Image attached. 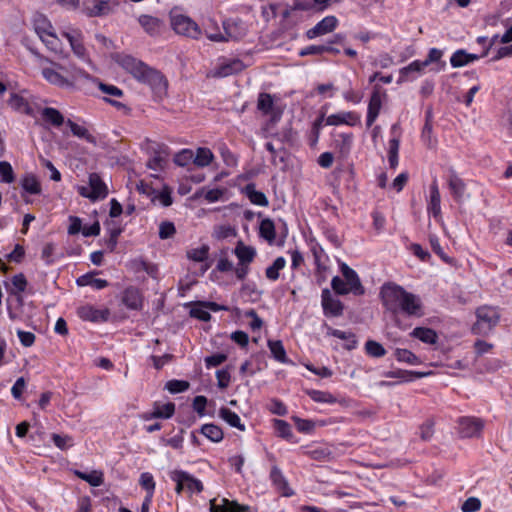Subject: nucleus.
I'll return each instance as SVG.
<instances>
[{
  "mask_svg": "<svg viewBox=\"0 0 512 512\" xmlns=\"http://www.w3.org/2000/svg\"><path fill=\"white\" fill-rule=\"evenodd\" d=\"M383 306L394 315L402 313L410 317L423 315L421 299L402 286L388 283L380 291Z\"/></svg>",
  "mask_w": 512,
  "mask_h": 512,
  "instance_id": "nucleus-1",
  "label": "nucleus"
},
{
  "mask_svg": "<svg viewBox=\"0 0 512 512\" xmlns=\"http://www.w3.org/2000/svg\"><path fill=\"white\" fill-rule=\"evenodd\" d=\"M116 61L134 79L148 85L155 94L161 95L166 92L168 82L159 70L130 55H119Z\"/></svg>",
  "mask_w": 512,
  "mask_h": 512,
  "instance_id": "nucleus-2",
  "label": "nucleus"
},
{
  "mask_svg": "<svg viewBox=\"0 0 512 512\" xmlns=\"http://www.w3.org/2000/svg\"><path fill=\"white\" fill-rule=\"evenodd\" d=\"M476 321L472 325L471 331L475 335L488 336L493 332L500 322V312L497 307L483 305L475 311Z\"/></svg>",
  "mask_w": 512,
  "mask_h": 512,
  "instance_id": "nucleus-3",
  "label": "nucleus"
},
{
  "mask_svg": "<svg viewBox=\"0 0 512 512\" xmlns=\"http://www.w3.org/2000/svg\"><path fill=\"white\" fill-rule=\"evenodd\" d=\"M170 21L173 30L179 35L195 40L199 39L202 35V29L200 26L186 15L172 12L170 15Z\"/></svg>",
  "mask_w": 512,
  "mask_h": 512,
  "instance_id": "nucleus-4",
  "label": "nucleus"
},
{
  "mask_svg": "<svg viewBox=\"0 0 512 512\" xmlns=\"http://www.w3.org/2000/svg\"><path fill=\"white\" fill-rule=\"evenodd\" d=\"M34 30L42 42L50 50L57 51L59 39L50 21L42 14H37L33 20Z\"/></svg>",
  "mask_w": 512,
  "mask_h": 512,
  "instance_id": "nucleus-5",
  "label": "nucleus"
},
{
  "mask_svg": "<svg viewBox=\"0 0 512 512\" xmlns=\"http://www.w3.org/2000/svg\"><path fill=\"white\" fill-rule=\"evenodd\" d=\"M225 33H213L206 29V37L213 42H228L230 40H239L245 35V30L241 22L227 20L223 22Z\"/></svg>",
  "mask_w": 512,
  "mask_h": 512,
  "instance_id": "nucleus-6",
  "label": "nucleus"
},
{
  "mask_svg": "<svg viewBox=\"0 0 512 512\" xmlns=\"http://www.w3.org/2000/svg\"><path fill=\"white\" fill-rule=\"evenodd\" d=\"M66 71L67 69L64 66L54 64V67L43 68L42 76L52 85L61 89L72 90L73 79L68 78Z\"/></svg>",
  "mask_w": 512,
  "mask_h": 512,
  "instance_id": "nucleus-7",
  "label": "nucleus"
},
{
  "mask_svg": "<svg viewBox=\"0 0 512 512\" xmlns=\"http://www.w3.org/2000/svg\"><path fill=\"white\" fill-rule=\"evenodd\" d=\"M78 192L81 196L92 201L104 199L108 195V188L97 173L89 175V187L80 186Z\"/></svg>",
  "mask_w": 512,
  "mask_h": 512,
  "instance_id": "nucleus-8",
  "label": "nucleus"
},
{
  "mask_svg": "<svg viewBox=\"0 0 512 512\" xmlns=\"http://www.w3.org/2000/svg\"><path fill=\"white\" fill-rule=\"evenodd\" d=\"M321 305L323 313L327 317H339L343 314L344 306L342 302L334 297L328 288L322 290Z\"/></svg>",
  "mask_w": 512,
  "mask_h": 512,
  "instance_id": "nucleus-9",
  "label": "nucleus"
},
{
  "mask_svg": "<svg viewBox=\"0 0 512 512\" xmlns=\"http://www.w3.org/2000/svg\"><path fill=\"white\" fill-rule=\"evenodd\" d=\"M62 35L68 40L74 55L82 61H89L87 50L83 43V34L80 30L64 31Z\"/></svg>",
  "mask_w": 512,
  "mask_h": 512,
  "instance_id": "nucleus-10",
  "label": "nucleus"
},
{
  "mask_svg": "<svg viewBox=\"0 0 512 512\" xmlns=\"http://www.w3.org/2000/svg\"><path fill=\"white\" fill-rule=\"evenodd\" d=\"M484 424L481 419L474 417H462L458 421L459 433L463 438H471L480 435Z\"/></svg>",
  "mask_w": 512,
  "mask_h": 512,
  "instance_id": "nucleus-11",
  "label": "nucleus"
},
{
  "mask_svg": "<svg viewBox=\"0 0 512 512\" xmlns=\"http://www.w3.org/2000/svg\"><path fill=\"white\" fill-rule=\"evenodd\" d=\"M340 270L344 277V281L349 287L351 293L354 295H363L365 293V289L356 271L349 267L346 263H341Z\"/></svg>",
  "mask_w": 512,
  "mask_h": 512,
  "instance_id": "nucleus-12",
  "label": "nucleus"
},
{
  "mask_svg": "<svg viewBox=\"0 0 512 512\" xmlns=\"http://www.w3.org/2000/svg\"><path fill=\"white\" fill-rule=\"evenodd\" d=\"M361 123V117L353 111L339 112L331 114L325 119V124L329 126L348 125L356 126Z\"/></svg>",
  "mask_w": 512,
  "mask_h": 512,
  "instance_id": "nucleus-13",
  "label": "nucleus"
},
{
  "mask_svg": "<svg viewBox=\"0 0 512 512\" xmlns=\"http://www.w3.org/2000/svg\"><path fill=\"white\" fill-rule=\"evenodd\" d=\"M338 24V20L335 16H326L319 21L314 27L306 32L308 39H314L318 36H322L332 32Z\"/></svg>",
  "mask_w": 512,
  "mask_h": 512,
  "instance_id": "nucleus-14",
  "label": "nucleus"
},
{
  "mask_svg": "<svg viewBox=\"0 0 512 512\" xmlns=\"http://www.w3.org/2000/svg\"><path fill=\"white\" fill-rule=\"evenodd\" d=\"M257 109L263 115L271 116L273 120L279 119L281 115L274 105V97L269 93L262 92L258 95Z\"/></svg>",
  "mask_w": 512,
  "mask_h": 512,
  "instance_id": "nucleus-15",
  "label": "nucleus"
},
{
  "mask_svg": "<svg viewBox=\"0 0 512 512\" xmlns=\"http://www.w3.org/2000/svg\"><path fill=\"white\" fill-rule=\"evenodd\" d=\"M447 183L455 201L461 202L466 190V184L453 168H450L448 171Z\"/></svg>",
  "mask_w": 512,
  "mask_h": 512,
  "instance_id": "nucleus-16",
  "label": "nucleus"
},
{
  "mask_svg": "<svg viewBox=\"0 0 512 512\" xmlns=\"http://www.w3.org/2000/svg\"><path fill=\"white\" fill-rule=\"evenodd\" d=\"M83 12L88 17H101L106 16L112 12V8L108 1L105 0H92L85 2Z\"/></svg>",
  "mask_w": 512,
  "mask_h": 512,
  "instance_id": "nucleus-17",
  "label": "nucleus"
},
{
  "mask_svg": "<svg viewBox=\"0 0 512 512\" xmlns=\"http://www.w3.org/2000/svg\"><path fill=\"white\" fill-rule=\"evenodd\" d=\"M138 22L144 31L152 37L158 36L162 32L163 22L157 17L143 14L139 16Z\"/></svg>",
  "mask_w": 512,
  "mask_h": 512,
  "instance_id": "nucleus-18",
  "label": "nucleus"
},
{
  "mask_svg": "<svg viewBox=\"0 0 512 512\" xmlns=\"http://www.w3.org/2000/svg\"><path fill=\"white\" fill-rule=\"evenodd\" d=\"M270 479L282 496L290 497L294 494V491L289 487L286 478L277 466L272 467L270 472Z\"/></svg>",
  "mask_w": 512,
  "mask_h": 512,
  "instance_id": "nucleus-19",
  "label": "nucleus"
},
{
  "mask_svg": "<svg viewBox=\"0 0 512 512\" xmlns=\"http://www.w3.org/2000/svg\"><path fill=\"white\" fill-rule=\"evenodd\" d=\"M78 314L83 320L91 322H104L108 319L109 311L107 309L99 310L91 305H86L79 308Z\"/></svg>",
  "mask_w": 512,
  "mask_h": 512,
  "instance_id": "nucleus-20",
  "label": "nucleus"
},
{
  "mask_svg": "<svg viewBox=\"0 0 512 512\" xmlns=\"http://www.w3.org/2000/svg\"><path fill=\"white\" fill-rule=\"evenodd\" d=\"M427 210L436 219L441 216V196L437 180H434L430 185V199L428 202Z\"/></svg>",
  "mask_w": 512,
  "mask_h": 512,
  "instance_id": "nucleus-21",
  "label": "nucleus"
},
{
  "mask_svg": "<svg viewBox=\"0 0 512 512\" xmlns=\"http://www.w3.org/2000/svg\"><path fill=\"white\" fill-rule=\"evenodd\" d=\"M245 68L240 59H231L224 61L216 69L215 75L218 77H227L241 72Z\"/></svg>",
  "mask_w": 512,
  "mask_h": 512,
  "instance_id": "nucleus-22",
  "label": "nucleus"
},
{
  "mask_svg": "<svg viewBox=\"0 0 512 512\" xmlns=\"http://www.w3.org/2000/svg\"><path fill=\"white\" fill-rule=\"evenodd\" d=\"M122 303L129 309L138 310L142 307L140 291L135 287H128L123 291Z\"/></svg>",
  "mask_w": 512,
  "mask_h": 512,
  "instance_id": "nucleus-23",
  "label": "nucleus"
},
{
  "mask_svg": "<svg viewBox=\"0 0 512 512\" xmlns=\"http://www.w3.org/2000/svg\"><path fill=\"white\" fill-rule=\"evenodd\" d=\"M382 106L381 96L378 91H374L370 97L367 111L366 125L371 127L377 119Z\"/></svg>",
  "mask_w": 512,
  "mask_h": 512,
  "instance_id": "nucleus-24",
  "label": "nucleus"
},
{
  "mask_svg": "<svg viewBox=\"0 0 512 512\" xmlns=\"http://www.w3.org/2000/svg\"><path fill=\"white\" fill-rule=\"evenodd\" d=\"M234 254L239 260V263L250 264L256 256V249L252 246H247L243 241H238L234 249Z\"/></svg>",
  "mask_w": 512,
  "mask_h": 512,
  "instance_id": "nucleus-25",
  "label": "nucleus"
},
{
  "mask_svg": "<svg viewBox=\"0 0 512 512\" xmlns=\"http://www.w3.org/2000/svg\"><path fill=\"white\" fill-rule=\"evenodd\" d=\"M410 335L426 344H435L438 339L437 333L433 329L426 327H416Z\"/></svg>",
  "mask_w": 512,
  "mask_h": 512,
  "instance_id": "nucleus-26",
  "label": "nucleus"
},
{
  "mask_svg": "<svg viewBox=\"0 0 512 512\" xmlns=\"http://www.w3.org/2000/svg\"><path fill=\"white\" fill-rule=\"evenodd\" d=\"M42 119L54 127H60L64 122V116L59 110L52 107H45L41 111Z\"/></svg>",
  "mask_w": 512,
  "mask_h": 512,
  "instance_id": "nucleus-27",
  "label": "nucleus"
},
{
  "mask_svg": "<svg viewBox=\"0 0 512 512\" xmlns=\"http://www.w3.org/2000/svg\"><path fill=\"white\" fill-rule=\"evenodd\" d=\"M175 412V404L172 402L165 403L163 405H156L154 410L149 415H146L144 418L146 420L152 418H164L169 419L173 416Z\"/></svg>",
  "mask_w": 512,
  "mask_h": 512,
  "instance_id": "nucleus-28",
  "label": "nucleus"
},
{
  "mask_svg": "<svg viewBox=\"0 0 512 512\" xmlns=\"http://www.w3.org/2000/svg\"><path fill=\"white\" fill-rule=\"evenodd\" d=\"M76 283L78 286H91L98 290L108 286L107 280L95 278L94 273H87L78 277Z\"/></svg>",
  "mask_w": 512,
  "mask_h": 512,
  "instance_id": "nucleus-29",
  "label": "nucleus"
},
{
  "mask_svg": "<svg viewBox=\"0 0 512 512\" xmlns=\"http://www.w3.org/2000/svg\"><path fill=\"white\" fill-rule=\"evenodd\" d=\"M244 191L251 203L263 207L269 204L266 195L263 192L256 190L254 184H247Z\"/></svg>",
  "mask_w": 512,
  "mask_h": 512,
  "instance_id": "nucleus-30",
  "label": "nucleus"
},
{
  "mask_svg": "<svg viewBox=\"0 0 512 512\" xmlns=\"http://www.w3.org/2000/svg\"><path fill=\"white\" fill-rule=\"evenodd\" d=\"M219 416L231 427L237 428L240 431H245V425L241 423L240 417L235 412L226 407L219 409Z\"/></svg>",
  "mask_w": 512,
  "mask_h": 512,
  "instance_id": "nucleus-31",
  "label": "nucleus"
},
{
  "mask_svg": "<svg viewBox=\"0 0 512 512\" xmlns=\"http://www.w3.org/2000/svg\"><path fill=\"white\" fill-rule=\"evenodd\" d=\"M66 124L67 126H69L74 136L85 139L88 143L94 145L97 143L96 138L92 134H90L84 126H81L70 119L66 121Z\"/></svg>",
  "mask_w": 512,
  "mask_h": 512,
  "instance_id": "nucleus-32",
  "label": "nucleus"
},
{
  "mask_svg": "<svg viewBox=\"0 0 512 512\" xmlns=\"http://www.w3.org/2000/svg\"><path fill=\"white\" fill-rule=\"evenodd\" d=\"M200 433L215 443L222 441L224 437L221 427L215 424H204L200 429Z\"/></svg>",
  "mask_w": 512,
  "mask_h": 512,
  "instance_id": "nucleus-33",
  "label": "nucleus"
},
{
  "mask_svg": "<svg viewBox=\"0 0 512 512\" xmlns=\"http://www.w3.org/2000/svg\"><path fill=\"white\" fill-rule=\"evenodd\" d=\"M268 347L275 360L280 363H288L285 348L280 340H268Z\"/></svg>",
  "mask_w": 512,
  "mask_h": 512,
  "instance_id": "nucleus-34",
  "label": "nucleus"
},
{
  "mask_svg": "<svg viewBox=\"0 0 512 512\" xmlns=\"http://www.w3.org/2000/svg\"><path fill=\"white\" fill-rule=\"evenodd\" d=\"M75 475L78 478L86 481L87 483H89L93 487H99L104 482L103 473L101 471H98V470H93L90 473L81 472V471L76 470L75 471Z\"/></svg>",
  "mask_w": 512,
  "mask_h": 512,
  "instance_id": "nucleus-35",
  "label": "nucleus"
},
{
  "mask_svg": "<svg viewBox=\"0 0 512 512\" xmlns=\"http://www.w3.org/2000/svg\"><path fill=\"white\" fill-rule=\"evenodd\" d=\"M259 234L266 241L272 243L276 237L274 222L269 218L263 219L260 223Z\"/></svg>",
  "mask_w": 512,
  "mask_h": 512,
  "instance_id": "nucleus-36",
  "label": "nucleus"
},
{
  "mask_svg": "<svg viewBox=\"0 0 512 512\" xmlns=\"http://www.w3.org/2000/svg\"><path fill=\"white\" fill-rule=\"evenodd\" d=\"M22 188L29 194H40L41 186L36 176L33 174H26L21 181Z\"/></svg>",
  "mask_w": 512,
  "mask_h": 512,
  "instance_id": "nucleus-37",
  "label": "nucleus"
},
{
  "mask_svg": "<svg viewBox=\"0 0 512 512\" xmlns=\"http://www.w3.org/2000/svg\"><path fill=\"white\" fill-rule=\"evenodd\" d=\"M213 160V153L208 148H198L193 163L199 167L208 166Z\"/></svg>",
  "mask_w": 512,
  "mask_h": 512,
  "instance_id": "nucleus-38",
  "label": "nucleus"
},
{
  "mask_svg": "<svg viewBox=\"0 0 512 512\" xmlns=\"http://www.w3.org/2000/svg\"><path fill=\"white\" fill-rule=\"evenodd\" d=\"M286 265L284 257H277L273 264L266 268L265 274L269 280L276 281L279 278V272Z\"/></svg>",
  "mask_w": 512,
  "mask_h": 512,
  "instance_id": "nucleus-39",
  "label": "nucleus"
},
{
  "mask_svg": "<svg viewBox=\"0 0 512 512\" xmlns=\"http://www.w3.org/2000/svg\"><path fill=\"white\" fill-rule=\"evenodd\" d=\"M394 356L399 362H405L410 365H418L421 363L419 357L407 349L397 348L394 352Z\"/></svg>",
  "mask_w": 512,
  "mask_h": 512,
  "instance_id": "nucleus-40",
  "label": "nucleus"
},
{
  "mask_svg": "<svg viewBox=\"0 0 512 512\" xmlns=\"http://www.w3.org/2000/svg\"><path fill=\"white\" fill-rule=\"evenodd\" d=\"M8 103L13 109L19 112H23L28 115L31 114V108L28 102L23 97L17 94H12L9 98Z\"/></svg>",
  "mask_w": 512,
  "mask_h": 512,
  "instance_id": "nucleus-41",
  "label": "nucleus"
},
{
  "mask_svg": "<svg viewBox=\"0 0 512 512\" xmlns=\"http://www.w3.org/2000/svg\"><path fill=\"white\" fill-rule=\"evenodd\" d=\"M400 147V140L392 138L389 141L388 162L391 168L395 169L398 165V153Z\"/></svg>",
  "mask_w": 512,
  "mask_h": 512,
  "instance_id": "nucleus-42",
  "label": "nucleus"
},
{
  "mask_svg": "<svg viewBox=\"0 0 512 512\" xmlns=\"http://www.w3.org/2000/svg\"><path fill=\"white\" fill-rule=\"evenodd\" d=\"M353 142L352 134L341 133L337 135L335 139V146L340 150L342 154L349 153Z\"/></svg>",
  "mask_w": 512,
  "mask_h": 512,
  "instance_id": "nucleus-43",
  "label": "nucleus"
},
{
  "mask_svg": "<svg viewBox=\"0 0 512 512\" xmlns=\"http://www.w3.org/2000/svg\"><path fill=\"white\" fill-rule=\"evenodd\" d=\"M365 351L369 356L374 358H380L386 354V350L383 345L375 340H368L365 343Z\"/></svg>",
  "mask_w": 512,
  "mask_h": 512,
  "instance_id": "nucleus-44",
  "label": "nucleus"
},
{
  "mask_svg": "<svg viewBox=\"0 0 512 512\" xmlns=\"http://www.w3.org/2000/svg\"><path fill=\"white\" fill-rule=\"evenodd\" d=\"M328 334L342 340H349L350 343L347 345V349H353L356 347L357 341L354 334L345 332L339 329L328 328Z\"/></svg>",
  "mask_w": 512,
  "mask_h": 512,
  "instance_id": "nucleus-45",
  "label": "nucleus"
},
{
  "mask_svg": "<svg viewBox=\"0 0 512 512\" xmlns=\"http://www.w3.org/2000/svg\"><path fill=\"white\" fill-rule=\"evenodd\" d=\"M14 180L15 174L11 164L7 161H0V181L10 184Z\"/></svg>",
  "mask_w": 512,
  "mask_h": 512,
  "instance_id": "nucleus-46",
  "label": "nucleus"
},
{
  "mask_svg": "<svg viewBox=\"0 0 512 512\" xmlns=\"http://www.w3.org/2000/svg\"><path fill=\"white\" fill-rule=\"evenodd\" d=\"M139 483L147 491L146 496H150V498H152L155 490L153 475L149 472H143L140 475Z\"/></svg>",
  "mask_w": 512,
  "mask_h": 512,
  "instance_id": "nucleus-47",
  "label": "nucleus"
},
{
  "mask_svg": "<svg viewBox=\"0 0 512 512\" xmlns=\"http://www.w3.org/2000/svg\"><path fill=\"white\" fill-rule=\"evenodd\" d=\"M170 478L176 483L175 491L180 494L185 489V480L187 479V472L183 470H174L170 472Z\"/></svg>",
  "mask_w": 512,
  "mask_h": 512,
  "instance_id": "nucleus-48",
  "label": "nucleus"
},
{
  "mask_svg": "<svg viewBox=\"0 0 512 512\" xmlns=\"http://www.w3.org/2000/svg\"><path fill=\"white\" fill-rule=\"evenodd\" d=\"M307 393L310 396V398L315 402H319V403H335L336 402V398L328 392H324V391H320V390H309Z\"/></svg>",
  "mask_w": 512,
  "mask_h": 512,
  "instance_id": "nucleus-49",
  "label": "nucleus"
},
{
  "mask_svg": "<svg viewBox=\"0 0 512 512\" xmlns=\"http://www.w3.org/2000/svg\"><path fill=\"white\" fill-rule=\"evenodd\" d=\"M329 1L330 0H313V2H310L308 0H300L295 4V8L298 10L306 11L312 9L315 5H319V10L323 11Z\"/></svg>",
  "mask_w": 512,
  "mask_h": 512,
  "instance_id": "nucleus-50",
  "label": "nucleus"
},
{
  "mask_svg": "<svg viewBox=\"0 0 512 512\" xmlns=\"http://www.w3.org/2000/svg\"><path fill=\"white\" fill-rule=\"evenodd\" d=\"M209 252V247L207 245H203L199 248L191 249L187 252V257L196 262H203L207 259Z\"/></svg>",
  "mask_w": 512,
  "mask_h": 512,
  "instance_id": "nucleus-51",
  "label": "nucleus"
},
{
  "mask_svg": "<svg viewBox=\"0 0 512 512\" xmlns=\"http://www.w3.org/2000/svg\"><path fill=\"white\" fill-rule=\"evenodd\" d=\"M190 315L201 321H209L211 319V315L208 308L204 305V302H199L195 307H193L190 311Z\"/></svg>",
  "mask_w": 512,
  "mask_h": 512,
  "instance_id": "nucleus-52",
  "label": "nucleus"
},
{
  "mask_svg": "<svg viewBox=\"0 0 512 512\" xmlns=\"http://www.w3.org/2000/svg\"><path fill=\"white\" fill-rule=\"evenodd\" d=\"M233 501L226 498H222L220 503H217L216 499L210 500V511L211 512H229L232 510Z\"/></svg>",
  "mask_w": 512,
  "mask_h": 512,
  "instance_id": "nucleus-53",
  "label": "nucleus"
},
{
  "mask_svg": "<svg viewBox=\"0 0 512 512\" xmlns=\"http://www.w3.org/2000/svg\"><path fill=\"white\" fill-rule=\"evenodd\" d=\"M11 282H12V286H13V289H12L13 294H20V293L24 292L27 287L26 277L22 273L14 275L12 277Z\"/></svg>",
  "mask_w": 512,
  "mask_h": 512,
  "instance_id": "nucleus-54",
  "label": "nucleus"
},
{
  "mask_svg": "<svg viewBox=\"0 0 512 512\" xmlns=\"http://www.w3.org/2000/svg\"><path fill=\"white\" fill-rule=\"evenodd\" d=\"M165 387L170 393L177 394L186 391L189 388V383L184 380H170Z\"/></svg>",
  "mask_w": 512,
  "mask_h": 512,
  "instance_id": "nucleus-55",
  "label": "nucleus"
},
{
  "mask_svg": "<svg viewBox=\"0 0 512 512\" xmlns=\"http://www.w3.org/2000/svg\"><path fill=\"white\" fill-rule=\"evenodd\" d=\"M185 489L189 493H200L203 491V484L200 480L194 478L187 472V479L185 480Z\"/></svg>",
  "mask_w": 512,
  "mask_h": 512,
  "instance_id": "nucleus-56",
  "label": "nucleus"
},
{
  "mask_svg": "<svg viewBox=\"0 0 512 512\" xmlns=\"http://www.w3.org/2000/svg\"><path fill=\"white\" fill-rule=\"evenodd\" d=\"M68 78L73 79L72 81V90L75 89L76 83L81 79H86L89 75L82 69L77 68L75 66H71L70 69H67Z\"/></svg>",
  "mask_w": 512,
  "mask_h": 512,
  "instance_id": "nucleus-57",
  "label": "nucleus"
},
{
  "mask_svg": "<svg viewBox=\"0 0 512 512\" xmlns=\"http://www.w3.org/2000/svg\"><path fill=\"white\" fill-rule=\"evenodd\" d=\"M193 160V152L189 149H183L175 155L174 162L176 165L185 167Z\"/></svg>",
  "mask_w": 512,
  "mask_h": 512,
  "instance_id": "nucleus-58",
  "label": "nucleus"
},
{
  "mask_svg": "<svg viewBox=\"0 0 512 512\" xmlns=\"http://www.w3.org/2000/svg\"><path fill=\"white\" fill-rule=\"evenodd\" d=\"M331 287L334 292L338 295H346L350 293L349 287L346 285L345 281L341 279L339 276H334L331 280Z\"/></svg>",
  "mask_w": 512,
  "mask_h": 512,
  "instance_id": "nucleus-59",
  "label": "nucleus"
},
{
  "mask_svg": "<svg viewBox=\"0 0 512 512\" xmlns=\"http://www.w3.org/2000/svg\"><path fill=\"white\" fill-rule=\"evenodd\" d=\"M450 64L454 68L463 67L467 65L466 51L463 49L455 51L450 58Z\"/></svg>",
  "mask_w": 512,
  "mask_h": 512,
  "instance_id": "nucleus-60",
  "label": "nucleus"
},
{
  "mask_svg": "<svg viewBox=\"0 0 512 512\" xmlns=\"http://www.w3.org/2000/svg\"><path fill=\"white\" fill-rule=\"evenodd\" d=\"M331 46L328 45H310L305 48H303L300 52V56H307V55H320L326 52V50H330Z\"/></svg>",
  "mask_w": 512,
  "mask_h": 512,
  "instance_id": "nucleus-61",
  "label": "nucleus"
},
{
  "mask_svg": "<svg viewBox=\"0 0 512 512\" xmlns=\"http://www.w3.org/2000/svg\"><path fill=\"white\" fill-rule=\"evenodd\" d=\"M274 426H275V429L280 437H282V438L291 437V435H292L291 427L286 421L280 420V419H275Z\"/></svg>",
  "mask_w": 512,
  "mask_h": 512,
  "instance_id": "nucleus-62",
  "label": "nucleus"
},
{
  "mask_svg": "<svg viewBox=\"0 0 512 512\" xmlns=\"http://www.w3.org/2000/svg\"><path fill=\"white\" fill-rule=\"evenodd\" d=\"M480 508H481V501L477 497L467 498L461 506V510L463 512H476Z\"/></svg>",
  "mask_w": 512,
  "mask_h": 512,
  "instance_id": "nucleus-63",
  "label": "nucleus"
},
{
  "mask_svg": "<svg viewBox=\"0 0 512 512\" xmlns=\"http://www.w3.org/2000/svg\"><path fill=\"white\" fill-rule=\"evenodd\" d=\"M176 232L175 226L172 222L165 221L159 226V237L161 239H168L172 237Z\"/></svg>",
  "mask_w": 512,
  "mask_h": 512,
  "instance_id": "nucleus-64",
  "label": "nucleus"
}]
</instances>
